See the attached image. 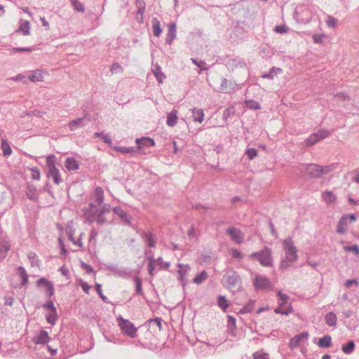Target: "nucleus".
<instances>
[{
	"label": "nucleus",
	"mask_w": 359,
	"mask_h": 359,
	"mask_svg": "<svg viewBox=\"0 0 359 359\" xmlns=\"http://www.w3.org/2000/svg\"><path fill=\"white\" fill-rule=\"evenodd\" d=\"M55 156L50 155L46 158L47 177L52 178L54 182L59 184L62 182V178L59 170L55 167Z\"/></svg>",
	"instance_id": "nucleus-4"
},
{
	"label": "nucleus",
	"mask_w": 359,
	"mask_h": 359,
	"mask_svg": "<svg viewBox=\"0 0 359 359\" xmlns=\"http://www.w3.org/2000/svg\"><path fill=\"white\" fill-rule=\"evenodd\" d=\"M250 258L257 259L259 264L264 267H271L273 265L272 251L267 246H264V248L259 252L251 253Z\"/></svg>",
	"instance_id": "nucleus-3"
},
{
	"label": "nucleus",
	"mask_w": 359,
	"mask_h": 359,
	"mask_svg": "<svg viewBox=\"0 0 359 359\" xmlns=\"http://www.w3.org/2000/svg\"><path fill=\"white\" fill-rule=\"evenodd\" d=\"M334 166L333 165H320L315 163H309L304 165L305 173L313 178H320L323 175L333 170Z\"/></svg>",
	"instance_id": "nucleus-2"
},
{
	"label": "nucleus",
	"mask_w": 359,
	"mask_h": 359,
	"mask_svg": "<svg viewBox=\"0 0 359 359\" xmlns=\"http://www.w3.org/2000/svg\"><path fill=\"white\" fill-rule=\"evenodd\" d=\"M177 266L180 268L178 273L180 276L182 284L183 287H184L186 284L185 277L188 271L190 270V266L188 264L184 265L182 264H179Z\"/></svg>",
	"instance_id": "nucleus-19"
},
{
	"label": "nucleus",
	"mask_w": 359,
	"mask_h": 359,
	"mask_svg": "<svg viewBox=\"0 0 359 359\" xmlns=\"http://www.w3.org/2000/svg\"><path fill=\"white\" fill-rule=\"evenodd\" d=\"M324 37V34H314L313 36V39L316 43H320L323 42Z\"/></svg>",
	"instance_id": "nucleus-64"
},
{
	"label": "nucleus",
	"mask_w": 359,
	"mask_h": 359,
	"mask_svg": "<svg viewBox=\"0 0 359 359\" xmlns=\"http://www.w3.org/2000/svg\"><path fill=\"white\" fill-rule=\"evenodd\" d=\"M116 320L118 325L124 335L131 338L136 337L137 329L132 322L129 320L124 319L121 316H118Z\"/></svg>",
	"instance_id": "nucleus-5"
},
{
	"label": "nucleus",
	"mask_w": 359,
	"mask_h": 359,
	"mask_svg": "<svg viewBox=\"0 0 359 359\" xmlns=\"http://www.w3.org/2000/svg\"><path fill=\"white\" fill-rule=\"evenodd\" d=\"M135 143L137 145V149H141L144 147H152L155 145V142L152 138L149 137H142L137 138L135 140Z\"/></svg>",
	"instance_id": "nucleus-12"
},
{
	"label": "nucleus",
	"mask_w": 359,
	"mask_h": 359,
	"mask_svg": "<svg viewBox=\"0 0 359 359\" xmlns=\"http://www.w3.org/2000/svg\"><path fill=\"white\" fill-rule=\"evenodd\" d=\"M337 316L333 312H330L325 316V321L330 327H335L337 325Z\"/></svg>",
	"instance_id": "nucleus-27"
},
{
	"label": "nucleus",
	"mask_w": 359,
	"mask_h": 359,
	"mask_svg": "<svg viewBox=\"0 0 359 359\" xmlns=\"http://www.w3.org/2000/svg\"><path fill=\"white\" fill-rule=\"evenodd\" d=\"M95 201L97 202L98 205H101L104 202V191L102 187H97L95 189Z\"/></svg>",
	"instance_id": "nucleus-34"
},
{
	"label": "nucleus",
	"mask_w": 359,
	"mask_h": 359,
	"mask_svg": "<svg viewBox=\"0 0 359 359\" xmlns=\"http://www.w3.org/2000/svg\"><path fill=\"white\" fill-rule=\"evenodd\" d=\"M283 71L279 67H272L269 72L262 75L264 79H273L278 74L281 73Z\"/></svg>",
	"instance_id": "nucleus-36"
},
{
	"label": "nucleus",
	"mask_w": 359,
	"mask_h": 359,
	"mask_svg": "<svg viewBox=\"0 0 359 359\" xmlns=\"http://www.w3.org/2000/svg\"><path fill=\"white\" fill-rule=\"evenodd\" d=\"M253 358L254 359H269V355L266 353L255 352Z\"/></svg>",
	"instance_id": "nucleus-55"
},
{
	"label": "nucleus",
	"mask_w": 359,
	"mask_h": 359,
	"mask_svg": "<svg viewBox=\"0 0 359 359\" xmlns=\"http://www.w3.org/2000/svg\"><path fill=\"white\" fill-rule=\"evenodd\" d=\"M27 197L31 201H37L38 194L36 191V188L32 184H27V191H26Z\"/></svg>",
	"instance_id": "nucleus-20"
},
{
	"label": "nucleus",
	"mask_w": 359,
	"mask_h": 359,
	"mask_svg": "<svg viewBox=\"0 0 359 359\" xmlns=\"http://www.w3.org/2000/svg\"><path fill=\"white\" fill-rule=\"evenodd\" d=\"M245 154L250 160H252L257 156V150L255 148H250L246 150Z\"/></svg>",
	"instance_id": "nucleus-52"
},
{
	"label": "nucleus",
	"mask_w": 359,
	"mask_h": 359,
	"mask_svg": "<svg viewBox=\"0 0 359 359\" xmlns=\"http://www.w3.org/2000/svg\"><path fill=\"white\" fill-rule=\"evenodd\" d=\"M193 121L202 123L204 120V113L202 109L194 108L191 109Z\"/></svg>",
	"instance_id": "nucleus-25"
},
{
	"label": "nucleus",
	"mask_w": 359,
	"mask_h": 359,
	"mask_svg": "<svg viewBox=\"0 0 359 359\" xmlns=\"http://www.w3.org/2000/svg\"><path fill=\"white\" fill-rule=\"evenodd\" d=\"M1 149L4 156H9L12 153L10 145L6 140H1Z\"/></svg>",
	"instance_id": "nucleus-44"
},
{
	"label": "nucleus",
	"mask_w": 359,
	"mask_h": 359,
	"mask_svg": "<svg viewBox=\"0 0 359 359\" xmlns=\"http://www.w3.org/2000/svg\"><path fill=\"white\" fill-rule=\"evenodd\" d=\"M27 257L31 262L32 266H39V260L37 255L32 252H30L27 255Z\"/></svg>",
	"instance_id": "nucleus-49"
},
{
	"label": "nucleus",
	"mask_w": 359,
	"mask_h": 359,
	"mask_svg": "<svg viewBox=\"0 0 359 359\" xmlns=\"http://www.w3.org/2000/svg\"><path fill=\"white\" fill-rule=\"evenodd\" d=\"M314 133L316 135V137H317L318 140L320 141L321 140H324L326 137H327L330 135L331 133L330 131H328L327 130L321 129Z\"/></svg>",
	"instance_id": "nucleus-45"
},
{
	"label": "nucleus",
	"mask_w": 359,
	"mask_h": 359,
	"mask_svg": "<svg viewBox=\"0 0 359 359\" xmlns=\"http://www.w3.org/2000/svg\"><path fill=\"white\" fill-rule=\"evenodd\" d=\"M11 248L9 241L5 238L0 239V261L4 260Z\"/></svg>",
	"instance_id": "nucleus-14"
},
{
	"label": "nucleus",
	"mask_w": 359,
	"mask_h": 359,
	"mask_svg": "<svg viewBox=\"0 0 359 359\" xmlns=\"http://www.w3.org/2000/svg\"><path fill=\"white\" fill-rule=\"evenodd\" d=\"M309 337V333L303 332L294 337H293L289 342V346L291 349H294L300 345L302 341L307 340Z\"/></svg>",
	"instance_id": "nucleus-11"
},
{
	"label": "nucleus",
	"mask_w": 359,
	"mask_h": 359,
	"mask_svg": "<svg viewBox=\"0 0 359 359\" xmlns=\"http://www.w3.org/2000/svg\"><path fill=\"white\" fill-rule=\"evenodd\" d=\"M50 337H49L48 332L46 330H41L39 332L36 334L33 339V341L36 345H41V348L50 341Z\"/></svg>",
	"instance_id": "nucleus-10"
},
{
	"label": "nucleus",
	"mask_w": 359,
	"mask_h": 359,
	"mask_svg": "<svg viewBox=\"0 0 359 359\" xmlns=\"http://www.w3.org/2000/svg\"><path fill=\"white\" fill-rule=\"evenodd\" d=\"M223 280L226 287L229 290H232L236 287H241V278L238 273L234 270H229L223 276Z\"/></svg>",
	"instance_id": "nucleus-6"
},
{
	"label": "nucleus",
	"mask_w": 359,
	"mask_h": 359,
	"mask_svg": "<svg viewBox=\"0 0 359 359\" xmlns=\"http://www.w3.org/2000/svg\"><path fill=\"white\" fill-rule=\"evenodd\" d=\"M177 112L174 109L168 114L166 123L168 126L173 127L177 124Z\"/></svg>",
	"instance_id": "nucleus-22"
},
{
	"label": "nucleus",
	"mask_w": 359,
	"mask_h": 359,
	"mask_svg": "<svg viewBox=\"0 0 359 359\" xmlns=\"http://www.w3.org/2000/svg\"><path fill=\"white\" fill-rule=\"evenodd\" d=\"M332 344V338L330 335H325L320 338L318 342V346L320 348H329Z\"/></svg>",
	"instance_id": "nucleus-26"
},
{
	"label": "nucleus",
	"mask_w": 359,
	"mask_h": 359,
	"mask_svg": "<svg viewBox=\"0 0 359 359\" xmlns=\"http://www.w3.org/2000/svg\"><path fill=\"white\" fill-rule=\"evenodd\" d=\"M43 307L48 310V311H50V310H53V309H56V307L54 306V304H53V302L52 300H48L43 305Z\"/></svg>",
	"instance_id": "nucleus-58"
},
{
	"label": "nucleus",
	"mask_w": 359,
	"mask_h": 359,
	"mask_svg": "<svg viewBox=\"0 0 359 359\" xmlns=\"http://www.w3.org/2000/svg\"><path fill=\"white\" fill-rule=\"evenodd\" d=\"M287 30V28L285 25H278L274 28V31L280 34L286 33Z\"/></svg>",
	"instance_id": "nucleus-63"
},
{
	"label": "nucleus",
	"mask_w": 359,
	"mask_h": 359,
	"mask_svg": "<svg viewBox=\"0 0 359 359\" xmlns=\"http://www.w3.org/2000/svg\"><path fill=\"white\" fill-rule=\"evenodd\" d=\"M116 151L123 154H128L135 151V149L134 147H116Z\"/></svg>",
	"instance_id": "nucleus-51"
},
{
	"label": "nucleus",
	"mask_w": 359,
	"mask_h": 359,
	"mask_svg": "<svg viewBox=\"0 0 359 359\" xmlns=\"http://www.w3.org/2000/svg\"><path fill=\"white\" fill-rule=\"evenodd\" d=\"M322 197L325 202L327 204L334 203L337 198L334 194L330 191H325L322 194Z\"/></svg>",
	"instance_id": "nucleus-33"
},
{
	"label": "nucleus",
	"mask_w": 359,
	"mask_h": 359,
	"mask_svg": "<svg viewBox=\"0 0 359 359\" xmlns=\"http://www.w3.org/2000/svg\"><path fill=\"white\" fill-rule=\"evenodd\" d=\"M292 311L291 305L285 302H279L278 306L274 310L276 313L288 316Z\"/></svg>",
	"instance_id": "nucleus-15"
},
{
	"label": "nucleus",
	"mask_w": 359,
	"mask_h": 359,
	"mask_svg": "<svg viewBox=\"0 0 359 359\" xmlns=\"http://www.w3.org/2000/svg\"><path fill=\"white\" fill-rule=\"evenodd\" d=\"M72 5L75 11L79 13H84L85 6L79 0H70Z\"/></svg>",
	"instance_id": "nucleus-40"
},
{
	"label": "nucleus",
	"mask_w": 359,
	"mask_h": 359,
	"mask_svg": "<svg viewBox=\"0 0 359 359\" xmlns=\"http://www.w3.org/2000/svg\"><path fill=\"white\" fill-rule=\"evenodd\" d=\"M355 348V344L354 341L350 340L347 344H344L341 346V350L345 354H351Z\"/></svg>",
	"instance_id": "nucleus-28"
},
{
	"label": "nucleus",
	"mask_w": 359,
	"mask_h": 359,
	"mask_svg": "<svg viewBox=\"0 0 359 359\" xmlns=\"http://www.w3.org/2000/svg\"><path fill=\"white\" fill-rule=\"evenodd\" d=\"M254 285L257 290H270L273 285L270 280L262 275L257 276L254 280Z\"/></svg>",
	"instance_id": "nucleus-7"
},
{
	"label": "nucleus",
	"mask_w": 359,
	"mask_h": 359,
	"mask_svg": "<svg viewBox=\"0 0 359 359\" xmlns=\"http://www.w3.org/2000/svg\"><path fill=\"white\" fill-rule=\"evenodd\" d=\"M65 165L69 171H74L79 169L78 161L73 157L67 158Z\"/></svg>",
	"instance_id": "nucleus-18"
},
{
	"label": "nucleus",
	"mask_w": 359,
	"mask_h": 359,
	"mask_svg": "<svg viewBox=\"0 0 359 359\" xmlns=\"http://www.w3.org/2000/svg\"><path fill=\"white\" fill-rule=\"evenodd\" d=\"M29 79L33 82L41 81L43 79V74L41 71H34L29 77Z\"/></svg>",
	"instance_id": "nucleus-43"
},
{
	"label": "nucleus",
	"mask_w": 359,
	"mask_h": 359,
	"mask_svg": "<svg viewBox=\"0 0 359 359\" xmlns=\"http://www.w3.org/2000/svg\"><path fill=\"white\" fill-rule=\"evenodd\" d=\"M344 250L346 252H354L356 255L359 254V248L357 245L352 246H344Z\"/></svg>",
	"instance_id": "nucleus-56"
},
{
	"label": "nucleus",
	"mask_w": 359,
	"mask_h": 359,
	"mask_svg": "<svg viewBox=\"0 0 359 359\" xmlns=\"http://www.w3.org/2000/svg\"><path fill=\"white\" fill-rule=\"evenodd\" d=\"M191 62L195 64L197 67H200L202 70L207 69V67H204L203 65L205 64V62L203 60L198 61L196 58H191Z\"/></svg>",
	"instance_id": "nucleus-57"
},
{
	"label": "nucleus",
	"mask_w": 359,
	"mask_h": 359,
	"mask_svg": "<svg viewBox=\"0 0 359 359\" xmlns=\"http://www.w3.org/2000/svg\"><path fill=\"white\" fill-rule=\"evenodd\" d=\"M254 300H250L248 304H246L239 311L240 313H250L254 309Z\"/></svg>",
	"instance_id": "nucleus-41"
},
{
	"label": "nucleus",
	"mask_w": 359,
	"mask_h": 359,
	"mask_svg": "<svg viewBox=\"0 0 359 359\" xmlns=\"http://www.w3.org/2000/svg\"><path fill=\"white\" fill-rule=\"evenodd\" d=\"M110 69L112 74L121 73L123 72V67L118 63H114L111 66Z\"/></svg>",
	"instance_id": "nucleus-53"
},
{
	"label": "nucleus",
	"mask_w": 359,
	"mask_h": 359,
	"mask_svg": "<svg viewBox=\"0 0 359 359\" xmlns=\"http://www.w3.org/2000/svg\"><path fill=\"white\" fill-rule=\"evenodd\" d=\"M113 212L114 214L118 215L119 218L126 223L128 225L131 226V217L128 215L119 206L114 207L113 208Z\"/></svg>",
	"instance_id": "nucleus-13"
},
{
	"label": "nucleus",
	"mask_w": 359,
	"mask_h": 359,
	"mask_svg": "<svg viewBox=\"0 0 359 359\" xmlns=\"http://www.w3.org/2000/svg\"><path fill=\"white\" fill-rule=\"evenodd\" d=\"M80 286L82 288V290L85 292L86 294H89V290L91 288V286L89 285L86 282H84L83 280H80Z\"/></svg>",
	"instance_id": "nucleus-59"
},
{
	"label": "nucleus",
	"mask_w": 359,
	"mask_h": 359,
	"mask_svg": "<svg viewBox=\"0 0 359 359\" xmlns=\"http://www.w3.org/2000/svg\"><path fill=\"white\" fill-rule=\"evenodd\" d=\"M89 115H86L83 118H79L74 120H72L69 123V127L70 130H74L78 128H82L85 126V120L87 118Z\"/></svg>",
	"instance_id": "nucleus-17"
},
{
	"label": "nucleus",
	"mask_w": 359,
	"mask_h": 359,
	"mask_svg": "<svg viewBox=\"0 0 359 359\" xmlns=\"http://www.w3.org/2000/svg\"><path fill=\"white\" fill-rule=\"evenodd\" d=\"M32 171V178L34 180H39L40 179V171L39 170L34 167L30 168Z\"/></svg>",
	"instance_id": "nucleus-54"
},
{
	"label": "nucleus",
	"mask_w": 359,
	"mask_h": 359,
	"mask_svg": "<svg viewBox=\"0 0 359 359\" xmlns=\"http://www.w3.org/2000/svg\"><path fill=\"white\" fill-rule=\"evenodd\" d=\"M46 319L49 324L55 325L57 320V309L48 311L46 315Z\"/></svg>",
	"instance_id": "nucleus-29"
},
{
	"label": "nucleus",
	"mask_w": 359,
	"mask_h": 359,
	"mask_svg": "<svg viewBox=\"0 0 359 359\" xmlns=\"http://www.w3.org/2000/svg\"><path fill=\"white\" fill-rule=\"evenodd\" d=\"M347 224H348V221L346 220V218L344 217V216H342L341 218L339 221V223L337 225V232L339 234L344 233L346 231Z\"/></svg>",
	"instance_id": "nucleus-32"
},
{
	"label": "nucleus",
	"mask_w": 359,
	"mask_h": 359,
	"mask_svg": "<svg viewBox=\"0 0 359 359\" xmlns=\"http://www.w3.org/2000/svg\"><path fill=\"white\" fill-rule=\"evenodd\" d=\"M110 206L107 204H103V205L99 209L98 214L104 215L105 213L109 212Z\"/></svg>",
	"instance_id": "nucleus-62"
},
{
	"label": "nucleus",
	"mask_w": 359,
	"mask_h": 359,
	"mask_svg": "<svg viewBox=\"0 0 359 359\" xmlns=\"http://www.w3.org/2000/svg\"><path fill=\"white\" fill-rule=\"evenodd\" d=\"M245 107L248 109H261V106H260L259 103L256 101L250 100H246L245 102Z\"/></svg>",
	"instance_id": "nucleus-46"
},
{
	"label": "nucleus",
	"mask_w": 359,
	"mask_h": 359,
	"mask_svg": "<svg viewBox=\"0 0 359 359\" xmlns=\"http://www.w3.org/2000/svg\"><path fill=\"white\" fill-rule=\"evenodd\" d=\"M318 142L316 135L313 133L305 140L304 144L306 147H310L315 144Z\"/></svg>",
	"instance_id": "nucleus-47"
},
{
	"label": "nucleus",
	"mask_w": 359,
	"mask_h": 359,
	"mask_svg": "<svg viewBox=\"0 0 359 359\" xmlns=\"http://www.w3.org/2000/svg\"><path fill=\"white\" fill-rule=\"evenodd\" d=\"M41 348L48 351L51 356L55 355L57 350L56 348H53L51 346L47 344L44 345Z\"/></svg>",
	"instance_id": "nucleus-60"
},
{
	"label": "nucleus",
	"mask_w": 359,
	"mask_h": 359,
	"mask_svg": "<svg viewBox=\"0 0 359 359\" xmlns=\"http://www.w3.org/2000/svg\"><path fill=\"white\" fill-rule=\"evenodd\" d=\"M226 233L229 235L231 239L238 244L243 242L244 235L242 231L236 227H231L226 230Z\"/></svg>",
	"instance_id": "nucleus-8"
},
{
	"label": "nucleus",
	"mask_w": 359,
	"mask_h": 359,
	"mask_svg": "<svg viewBox=\"0 0 359 359\" xmlns=\"http://www.w3.org/2000/svg\"><path fill=\"white\" fill-rule=\"evenodd\" d=\"M208 278V273L205 271H203L194 278L193 282L196 284H201L203 283Z\"/></svg>",
	"instance_id": "nucleus-38"
},
{
	"label": "nucleus",
	"mask_w": 359,
	"mask_h": 359,
	"mask_svg": "<svg viewBox=\"0 0 359 359\" xmlns=\"http://www.w3.org/2000/svg\"><path fill=\"white\" fill-rule=\"evenodd\" d=\"M18 274L19 277L21 278V286H25L28 283V275L25 269L23 266H19L17 269Z\"/></svg>",
	"instance_id": "nucleus-24"
},
{
	"label": "nucleus",
	"mask_w": 359,
	"mask_h": 359,
	"mask_svg": "<svg viewBox=\"0 0 359 359\" xmlns=\"http://www.w3.org/2000/svg\"><path fill=\"white\" fill-rule=\"evenodd\" d=\"M151 24L154 35L155 36H159L162 32L160 21L157 18H154L151 20Z\"/></svg>",
	"instance_id": "nucleus-30"
},
{
	"label": "nucleus",
	"mask_w": 359,
	"mask_h": 359,
	"mask_svg": "<svg viewBox=\"0 0 359 359\" xmlns=\"http://www.w3.org/2000/svg\"><path fill=\"white\" fill-rule=\"evenodd\" d=\"M37 286L44 287L46 289V295L48 297H52L55 293L54 285L52 282L46 279L45 278H41L36 282Z\"/></svg>",
	"instance_id": "nucleus-9"
},
{
	"label": "nucleus",
	"mask_w": 359,
	"mask_h": 359,
	"mask_svg": "<svg viewBox=\"0 0 359 359\" xmlns=\"http://www.w3.org/2000/svg\"><path fill=\"white\" fill-rule=\"evenodd\" d=\"M218 306L224 311H226L228 309L229 304V301L224 296H219L217 302Z\"/></svg>",
	"instance_id": "nucleus-39"
},
{
	"label": "nucleus",
	"mask_w": 359,
	"mask_h": 359,
	"mask_svg": "<svg viewBox=\"0 0 359 359\" xmlns=\"http://www.w3.org/2000/svg\"><path fill=\"white\" fill-rule=\"evenodd\" d=\"M176 38V25L171 23L169 25L167 36L165 38V43L171 45L172 41Z\"/></svg>",
	"instance_id": "nucleus-16"
},
{
	"label": "nucleus",
	"mask_w": 359,
	"mask_h": 359,
	"mask_svg": "<svg viewBox=\"0 0 359 359\" xmlns=\"http://www.w3.org/2000/svg\"><path fill=\"white\" fill-rule=\"evenodd\" d=\"M325 22L329 27L334 28L336 27L338 20L337 18H335L331 15H327V20Z\"/></svg>",
	"instance_id": "nucleus-50"
},
{
	"label": "nucleus",
	"mask_w": 359,
	"mask_h": 359,
	"mask_svg": "<svg viewBox=\"0 0 359 359\" xmlns=\"http://www.w3.org/2000/svg\"><path fill=\"white\" fill-rule=\"evenodd\" d=\"M13 51L14 52H32L34 50V47H26V48H13Z\"/></svg>",
	"instance_id": "nucleus-61"
},
{
	"label": "nucleus",
	"mask_w": 359,
	"mask_h": 359,
	"mask_svg": "<svg viewBox=\"0 0 359 359\" xmlns=\"http://www.w3.org/2000/svg\"><path fill=\"white\" fill-rule=\"evenodd\" d=\"M283 250L285 251V258L282 259L280 266V269H287L290 264L296 262L298 259L297 249L294 245L291 238H287L283 241Z\"/></svg>",
	"instance_id": "nucleus-1"
},
{
	"label": "nucleus",
	"mask_w": 359,
	"mask_h": 359,
	"mask_svg": "<svg viewBox=\"0 0 359 359\" xmlns=\"http://www.w3.org/2000/svg\"><path fill=\"white\" fill-rule=\"evenodd\" d=\"M29 29H30L29 22L27 20H21L20 22V26H19L17 32H21L23 34V35L27 36V35H29V34H30Z\"/></svg>",
	"instance_id": "nucleus-23"
},
{
	"label": "nucleus",
	"mask_w": 359,
	"mask_h": 359,
	"mask_svg": "<svg viewBox=\"0 0 359 359\" xmlns=\"http://www.w3.org/2000/svg\"><path fill=\"white\" fill-rule=\"evenodd\" d=\"M116 273L121 278H128L132 276V271L128 268L122 267L116 271Z\"/></svg>",
	"instance_id": "nucleus-35"
},
{
	"label": "nucleus",
	"mask_w": 359,
	"mask_h": 359,
	"mask_svg": "<svg viewBox=\"0 0 359 359\" xmlns=\"http://www.w3.org/2000/svg\"><path fill=\"white\" fill-rule=\"evenodd\" d=\"M95 289H96V291H97V294H99L100 297L102 299V300L107 304H109L110 301L109 300V299L103 294V292L102 290V285L99 283H96Z\"/></svg>",
	"instance_id": "nucleus-48"
},
{
	"label": "nucleus",
	"mask_w": 359,
	"mask_h": 359,
	"mask_svg": "<svg viewBox=\"0 0 359 359\" xmlns=\"http://www.w3.org/2000/svg\"><path fill=\"white\" fill-rule=\"evenodd\" d=\"M134 282L135 284V294L142 295L143 290L142 285V279L140 277H135L134 279Z\"/></svg>",
	"instance_id": "nucleus-42"
},
{
	"label": "nucleus",
	"mask_w": 359,
	"mask_h": 359,
	"mask_svg": "<svg viewBox=\"0 0 359 359\" xmlns=\"http://www.w3.org/2000/svg\"><path fill=\"white\" fill-rule=\"evenodd\" d=\"M227 65L229 68L233 69L237 67H244L245 66V63L240 58H232L228 60Z\"/></svg>",
	"instance_id": "nucleus-31"
},
{
	"label": "nucleus",
	"mask_w": 359,
	"mask_h": 359,
	"mask_svg": "<svg viewBox=\"0 0 359 359\" xmlns=\"http://www.w3.org/2000/svg\"><path fill=\"white\" fill-rule=\"evenodd\" d=\"M153 72L158 83H163V80L165 78V76L162 72L161 67L159 65H156L153 69Z\"/></svg>",
	"instance_id": "nucleus-37"
},
{
	"label": "nucleus",
	"mask_w": 359,
	"mask_h": 359,
	"mask_svg": "<svg viewBox=\"0 0 359 359\" xmlns=\"http://www.w3.org/2000/svg\"><path fill=\"white\" fill-rule=\"evenodd\" d=\"M142 238L144 239L145 242L150 248H155L156 243L155 241V236L152 233L143 232L142 234Z\"/></svg>",
	"instance_id": "nucleus-21"
}]
</instances>
